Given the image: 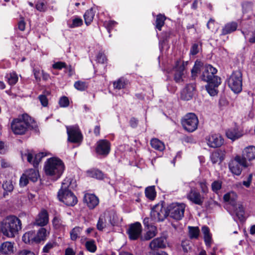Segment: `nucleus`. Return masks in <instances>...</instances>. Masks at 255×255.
I'll list each match as a JSON object with an SVG mask.
<instances>
[{
  "mask_svg": "<svg viewBox=\"0 0 255 255\" xmlns=\"http://www.w3.org/2000/svg\"><path fill=\"white\" fill-rule=\"evenodd\" d=\"M189 237L191 239H197L199 235L200 230L197 227H188Z\"/></svg>",
  "mask_w": 255,
  "mask_h": 255,
  "instance_id": "ea45409f",
  "label": "nucleus"
},
{
  "mask_svg": "<svg viewBox=\"0 0 255 255\" xmlns=\"http://www.w3.org/2000/svg\"><path fill=\"white\" fill-rule=\"evenodd\" d=\"M126 80L123 78L119 79L118 80L114 82L113 83L114 88L118 90L124 88L126 86Z\"/></svg>",
  "mask_w": 255,
  "mask_h": 255,
  "instance_id": "c03bdc74",
  "label": "nucleus"
},
{
  "mask_svg": "<svg viewBox=\"0 0 255 255\" xmlns=\"http://www.w3.org/2000/svg\"><path fill=\"white\" fill-rule=\"evenodd\" d=\"M20 255H35V254L29 251L24 250L20 252Z\"/></svg>",
  "mask_w": 255,
  "mask_h": 255,
  "instance_id": "774afa93",
  "label": "nucleus"
},
{
  "mask_svg": "<svg viewBox=\"0 0 255 255\" xmlns=\"http://www.w3.org/2000/svg\"><path fill=\"white\" fill-rule=\"evenodd\" d=\"M208 84L206 86V90L208 93L211 96H214L217 94V88L219 85H216L215 83L212 81L211 82H207Z\"/></svg>",
  "mask_w": 255,
  "mask_h": 255,
  "instance_id": "473e14b6",
  "label": "nucleus"
},
{
  "mask_svg": "<svg viewBox=\"0 0 255 255\" xmlns=\"http://www.w3.org/2000/svg\"><path fill=\"white\" fill-rule=\"evenodd\" d=\"M201 66L200 62H196L194 67H193L191 70V74L192 77H195L197 75V74L200 70V67Z\"/></svg>",
  "mask_w": 255,
  "mask_h": 255,
  "instance_id": "603ef678",
  "label": "nucleus"
},
{
  "mask_svg": "<svg viewBox=\"0 0 255 255\" xmlns=\"http://www.w3.org/2000/svg\"><path fill=\"white\" fill-rule=\"evenodd\" d=\"M59 104L61 107H66L69 105V101L66 97H62L59 102Z\"/></svg>",
  "mask_w": 255,
  "mask_h": 255,
  "instance_id": "6e6d98bb",
  "label": "nucleus"
},
{
  "mask_svg": "<svg viewBox=\"0 0 255 255\" xmlns=\"http://www.w3.org/2000/svg\"><path fill=\"white\" fill-rule=\"evenodd\" d=\"M33 74L35 78L37 81H39L41 79V73L39 69L34 68L33 69Z\"/></svg>",
  "mask_w": 255,
  "mask_h": 255,
  "instance_id": "052dcab7",
  "label": "nucleus"
},
{
  "mask_svg": "<svg viewBox=\"0 0 255 255\" xmlns=\"http://www.w3.org/2000/svg\"><path fill=\"white\" fill-rule=\"evenodd\" d=\"M217 71V69L211 65H205L203 68L201 79L207 82L213 81L216 85H220V79L215 75Z\"/></svg>",
  "mask_w": 255,
  "mask_h": 255,
  "instance_id": "6e6552de",
  "label": "nucleus"
},
{
  "mask_svg": "<svg viewBox=\"0 0 255 255\" xmlns=\"http://www.w3.org/2000/svg\"><path fill=\"white\" fill-rule=\"evenodd\" d=\"M228 86L235 93H239L242 90V73L239 71L232 73L228 79Z\"/></svg>",
  "mask_w": 255,
  "mask_h": 255,
  "instance_id": "423d86ee",
  "label": "nucleus"
},
{
  "mask_svg": "<svg viewBox=\"0 0 255 255\" xmlns=\"http://www.w3.org/2000/svg\"><path fill=\"white\" fill-rule=\"evenodd\" d=\"M38 99L43 107H47L48 104V100L45 95H40Z\"/></svg>",
  "mask_w": 255,
  "mask_h": 255,
  "instance_id": "5fc2aeb1",
  "label": "nucleus"
},
{
  "mask_svg": "<svg viewBox=\"0 0 255 255\" xmlns=\"http://www.w3.org/2000/svg\"><path fill=\"white\" fill-rule=\"evenodd\" d=\"M151 218L155 222L163 221L168 216L167 211L162 204H157L152 209L150 213Z\"/></svg>",
  "mask_w": 255,
  "mask_h": 255,
  "instance_id": "9b49d317",
  "label": "nucleus"
},
{
  "mask_svg": "<svg viewBox=\"0 0 255 255\" xmlns=\"http://www.w3.org/2000/svg\"><path fill=\"white\" fill-rule=\"evenodd\" d=\"M222 187V183L220 181H215L211 185L212 190L213 192L217 193Z\"/></svg>",
  "mask_w": 255,
  "mask_h": 255,
  "instance_id": "3c124183",
  "label": "nucleus"
},
{
  "mask_svg": "<svg viewBox=\"0 0 255 255\" xmlns=\"http://www.w3.org/2000/svg\"><path fill=\"white\" fill-rule=\"evenodd\" d=\"M84 200L86 203L88 207L93 209L95 208L99 203L98 198L94 194H86L84 196Z\"/></svg>",
  "mask_w": 255,
  "mask_h": 255,
  "instance_id": "5701e85b",
  "label": "nucleus"
},
{
  "mask_svg": "<svg viewBox=\"0 0 255 255\" xmlns=\"http://www.w3.org/2000/svg\"><path fill=\"white\" fill-rule=\"evenodd\" d=\"M26 173L24 172L21 176L19 180V185L21 187L25 186L28 183L29 180L26 176Z\"/></svg>",
  "mask_w": 255,
  "mask_h": 255,
  "instance_id": "864d4df0",
  "label": "nucleus"
},
{
  "mask_svg": "<svg viewBox=\"0 0 255 255\" xmlns=\"http://www.w3.org/2000/svg\"><path fill=\"white\" fill-rule=\"evenodd\" d=\"M74 87L79 91H84L87 88V85L85 82L77 81L74 84Z\"/></svg>",
  "mask_w": 255,
  "mask_h": 255,
  "instance_id": "09e8293b",
  "label": "nucleus"
},
{
  "mask_svg": "<svg viewBox=\"0 0 255 255\" xmlns=\"http://www.w3.org/2000/svg\"><path fill=\"white\" fill-rule=\"evenodd\" d=\"M44 169L46 175L50 176L53 180H56L63 174L65 166L60 159L51 157L45 162Z\"/></svg>",
  "mask_w": 255,
  "mask_h": 255,
  "instance_id": "f03ea898",
  "label": "nucleus"
},
{
  "mask_svg": "<svg viewBox=\"0 0 255 255\" xmlns=\"http://www.w3.org/2000/svg\"><path fill=\"white\" fill-rule=\"evenodd\" d=\"M56 242L53 241L49 242L43 247L42 251L43 253H48L50 252V251L53 248L56 247Z\"/></svg>",
  "mask_w": 255,
  "mask_h": 255,
  "instance_id": "de8ad7c7",
  "label": "nucleus"
},
{
  "mask_svg": "<svg viewBox=\"0 0 255 255\" xmlns=\"http://www.w3.org/2000/svg\"><path fill=\"white\" fill-rule=\"evenodd\" d=\"M82 230V229L79 227H76L73 228L70 232L71 239L75 241L79 237V235Z\"/></svg>",
  "mask_w": 255,
  "mask_h": 255,
  "instance_id": "37998d69",
  "label": "nucleus"
},
{
  "mask_svg": "<svg viewBox=\"0 0 255 255\" xmlns=\"http://www.w3.org/2000/svg\"><path fill=\"white\" fill-rule=\"evenodd\" d=\"M2 188L5 192H11L13 189L12 182L10 180L6 181L2 184Z\"/></svg>",
  "mask_w": 255,
  "mask_h": 255,
  "instance_id": "8fccbe9b",
  "label": "nucleus"
},
{
  "mask_svg": "<svg viewBox=\"0 0 255 255\" xmlns=\"http://www.w3.org/2000/svg\"><path fill=\"white\" fill-rule=\"evenodd\" d=\"M71 183V180L70 178H66L62 183L61 189L59 191H62L65 192L66 191H70L69 187H70Z\"/></svg>",
  "mask_w": 255,
  "mask_h": 255,
  "instance_id": "a18cd8bd",
  "label": "nucleus"
},
{
  "mask_svg": "<svg viewBox=\"0 0 255 255\" xmlns=\"http://www.w3.org/2000/svg\"><path fill=\"white\" fill-rule=\"evenodd\" d=\"M165 17L164 15L159 14L157 15L156 19V28L159 30H161V27L164 24V21L165 20Z\"/></svg>",
  "mask_w": 255,
  "mask_h": 255,
  "instance_id": "79ce46f5",
  "label": "nucleus"
},
{
  "mask_svg": "<svg viewBox=\"0 0 255 255\" xmlns=\"http://www.w3.org/2000/svg\"><path fill=\"white\" fill-rule=\"evenodd\" d=\"M95 13L92 8H91L86 11L84 15L85 23L88 25L93 21Z\"/></svg>",
  "mask_w": 255,
  "mask_h": 255,
  "instance_id": "c9c22d12",
  "label": "nucleus"
},
{
  "mask_svg": "<svg viewBox=\"0 0 255 255\" xmlns=\"http://www.w3.org/2000/svg\"><path fill=\"white\" fill-rule=\"evenodd\" d=\"M52 67L55 69L61 70L63 68H66V64L65 62H57L53 64Z\"/></svg>",
  "mask_w": 255,
  "mask_h": 255,
  "instance_id": "4d7b16f0",
  "label": "nucleus"
},
{
  "mask_svg": "<svg viewBox=\"0 0 255 255\" xmlns=\"http://www.w3.org/2000/svg\"><path fill=\"white\" fill-rule=\"evenodd\" d=\"M150 145L152 148L159 151H162L165 148L164 143L157 138H153L150 141Z\"/></svg>",
  "mask_w": 255,
  "mask_h": 255,
  "instance_id": "2f4dec72",
  "label": "nucleus"
},
{
  "mask_svg": "<svg viewBox=\"0 0 255 255\" xmlns=\"http://www.w3.org/2000/svg\"><path fill=\"white\" fill-rule=\"evenodd\" d=\"M49 221V217L47 211L45 210H42L38 214L35 219L34 225L38 226L43 227L46 225Z\"/></svg>",
  "mask_w": 255,
  "mask_h": 255,
  "instance_id": "6ab92c4d",
  "label": "nucleus"
},
{
  "mask_svg": "<svg viewBox=\"0 0 255 255\" xmlns=\"http://www.w3.org/2000/svg\"><path fill=\"white\" fill-rule=\"evenodd\" d=\"M68 140L73 143H78L81 141L82 136L79 128L77 127H67Z\"/></svg>",
  "mask_w": 255,
  "mask_h": 255,
  "instance_id": "4468645a",
  "label": "nucleus"
},
{
  "mask_svg": "<svg viewBox=\"0 0 255 255\" xmlns=\"http://www.w3.org/2000/svg\"><path fill=\"white\" fill-rule=\"evenodd\" d=\"M147 255H168V254L163 251L157 253H155L154 252H149L147 253Z\"/></svg>",
  "mask_w": 255,
  "mask_h": 255,
  "instance_id": "338daca9",
  "label": "nucleus"
},
{
  "mask_svg": "<svg viewBox=\"0 0 255 255\" xmlns=\"http://www.w3.org/2000/svg\"><path fill=\"white\" fill-rule=\"evenodd\" d=\"M211 160L213 164L218 162H222L223 159V153L221 150L215 151L212 153L210 156Z\"/></svg>",
  "mask_w": 255,
  "mask_h": 255,
  "instance_id": "c85d7f7f",
  "label": "nucleus"
},
{
  "mask_svg": "<svg viewBox=\"0 0 255 255\" xmlns=\"http://www.w3.org/2000/svg\"><path fill=\"white\" fill-rule=\"evenodd\" d=\"M5 78L10 85L15 84L18 81V76L15 73L7 74L5 76Z\"/></svg>",
  "mask_w": 255,
  "mask_h": 255,
  "instance_id": "e433bc0d",
  "label": "nucleus"
},
{
  "mask_svg": "<svg viewBox=\"0 0 255 255\" xmlns=\"http://www.w3.org/2000/svg\"><path fill=\"white\" fill-rule=\"evenodd\" d=\"M107 60L106 56L102 53H99L97 56V61L99 63H104Z\"/></svg>",
  "mask_w": 255,
  "mask_h": 255,
  "instance_id": "680f3d73",
  "label": "nucleus"
},
{
  "mask_svg": "<svg viewBox=\"0 0 255 255\" xmlns=\"http://www.w3.org/2000/svg\"><path fill=\"white\" fill-rule=\"evenodd\" d=\"M187 198L192 202L198 205H201L204 202V197L194 188H191L187 194Z\"/></svg>",
  "mask_w": 255,
  "mask_h": 255,
  "instance_id": "a211bd4d",
  "label": "nucleus"
},
{
  "mask_svg": "<svg viewBox=\"0 0 255 255\" xmlns=\"http://www.w3.org/2000/svg\"><path fill=\"white\" fill-rule=\"evenodd\" d=\"M241 157L248 162L255 159V146L250 145L245 147L242 151Z\"/></svg>",
  "mask_w": 255,
  "mask_h": 255,
  "instance_id": "4be33fe9",
  "label": "nucleus"
},
{
  "mask_svg": "<svg viewBox=\"0 0 255 255\" xmlns=\"http://www.w3.org/2000/svg\"><path fill=\"white\" fill-rule=\"evenodd\" d=\"M252 179V175L250 174L248 177V179L247 181H244L243 182V184L245 185L247 187H249L250 186L251 181Z\"/></svg>",
  "mask_w": 255,
  "mask_h": 255,
  "instance_id": "69168bd1",
  "label": "nucleus"
},
{
  "mask_svg": "<svg viewBox=\"0 0 255 255\" xmlns=\"http://www.w3.org/2000/svg\"><path fill=\"white\" fill-rule=\"evenodd\" d=\"M30 117L23 114L13 119L11 123V128L15 134H24L30 127Z\"/></svg>",
  "mask_w": 255,
  "mask_h": 255,
  "instance_id": "7ed1b4c3",
  "label": "nucleus"
},
{
  "mask_svg": "<svg viewBox=\"0 0 255 255\" xmlns=\"http://www.w3.org/2000/svg\"><path fill=\"white\" fill-rule=\"evenodd\" d=\"M148 231L143 237H141V240H149L151 238L155 237L157 234V229L154 226H150V227L148 228Z\"/></svg>",
  "mask_w": 255,
  "mask_h": 255,
  "instance_id": "cd10ccee",
  "label": "nucleus"
},
{
  "mask_svg": "<svg viewBox=\"0 0 255 255\" xmlns=\"http://www.w3.org/2000/svg\"><path fill=\"white\" fill-rule=\"evenodd\" d=\"M87 174L89 176L98 179H102L103 178V173L99 170H92L87 171Z\"/></svg>",
  "mask_w": 255,
  "mask_h": 255,
  "instance_id": "4c0bfd02",
  "label": "nucleus"
},
{
  "mask_svg": "<svg viewBox=\"0 0 255 255\" xmlns=\"http://www.w3.org/2000/svg\"><path fill=\"white\" fill-rule=\"evenodd\" d=\"M25 173L27 175L28 178L32 182H36L39 177L38 170L35 169H29L25 171Z\"/></svg>",
  "mask_w": 255,
  "mask_h": 255,
  "instance_id": "c756f323",
  "label": "nucleus"
},
{
  "mask_svg": "<svg viewBox=\"0 0 255 255\" xmlns=\"http://www.w3.org/2000/svg\"><path fill=\"white\" fill-rule=\"evenodd\" d=\"M146 197L150 200H153L156 195L154 186L147 187L145 190Z\"/></svg>",
  "mask_w": 255,
  "mask_h": 255,
  "instance_id": "72a5a7b5",
  "label": "nucleus"
},
{
  "mask_svg": "<svg viewBox=\"0 0 255 255\" xmlns=\"http://www.w3.org/2000/svg\"><path fill=\"white\" fill-rule=\"evenodd\" d=\"M36 9L40 11H44L46 9V7L44 2H39L36 5Z\"/></svg>",
  "mask_w": 255,
  "mask_h": 255,
  "instance_id": "bf43d9fd",
  "label": "nucleus"
},
{
  "mask_svg": "<svg viewBox=\"0 0 255 255\" xmlns=\"http://www.w3.org/2000/svg\"><path fill=\"white\" fill-rule=\"evenodd\" d=\"M195 90V86L193 84H188L182 90L181 93V99L185 101L191 100L194 95Z\"/></svg>",
  "mask_w": 255,
  "mask_h": 255,
  "instance_id": "aec40b11",
  "label": "nucleus"
},
{
  "mask_svg": "<svg viewBox=\"0 0 255 255\" xmlns=\"http://www.w3.org/2000/svg\"><path fill=\"white\" fill-rule=\"evenodd\" d=\"M185 208L184 204L172 203L167 208L168 216L176 220H180L184 216Z\"/></svg>",
  "mask_w": 255,
  "mask_h": 255,
  "instance_id": "9d476101",
  "label": "nucleus"
},
{
  "mask_svg": "<svg viewBox=\"0 0 255 255\" xmlns=\"http://www.w3.org/2000/svg\"><path fill=\"white\" fill-rule=\"evenodd\" d=\"M110 149V143L107 140L101 139L96 143V152L99 155L107 156L109 153Z\"/></svg>",
  "mask_w": 255,
  "mask_h": 255,
  "instance_id": "2eb2a0df",
  "label": "nucleus"
},
{
  "mask_svg": "<svg viewBox=\"0 0 255 255\" xmlns=\"http://www.w3.org/2000/svg\"><path fill=\"white\" fill-rule=\"evenodd\" d=\"M14 243L11 242H4L0 246V253L3 255H10L14 251Z\"/></svg>",
  "mask_w": 255,
  "mask_h": 255,
  "instance_id": "393cba45",
  "label": "nucleus"
},
{
  "mask_svg": "<svg viewBox=\"0 0 255 255\" xmlns=\"http://www.w3.org/2000/svg\"><path fill=\"white\" fill-rule=\"evenodd\" d=\"M83 24V20L79 17H75L72 20L71 23H68L69 27L70 28H74L79 27Z\"/></svg>",
  "mask_w": 255,
  "mask_h": 255,
  "instance_id": "49530a36",
  "label": "nucleus"
},
{
  "mask_svg": "<svg viewBox=\"0 0 255 255\" xmlns=\"http://www.w3.org/2000/svg\"><path fill=\"white\" fill-rule=\"evenodd\" d=\"M52 224L55 229L61 230L64 228V224L61 219L58 216H55L52 220Z\"/></svg>",
  "mask_w": 255,
  "mask_h": 255,
  "instance_id": "58836bf2",
  "label": "nucleus"
},
{
  "mask_svg": "<svg viewBox=\"0 0 255 255\" xmlns=\"http://www.w3.org/2000/svg\"><path fill=\"white\" fill-rule=\"evenodd\" d=\"M35 233L30 231L25 233L22 236V241L26 244L35 243Z\"/></svg>",
  "mask_w": 255,
  "mask_h": 255,
  "instance_id": "bb28decb",
  "label": "nucleus"
},
{
  "mask_svg": "<svg viewBox=\"0 0 255 255\" xmlns=\"http://www.w3.org/2000/svg\"><path fill=\"white\" fill-rule=\"evenodd\" d=\"M1 233L7 238H13L22 229L20 220L15 216L10 215L0 221Z\"/></svg>",
  "mask_w": 255,
  "mask_h": 255,
  "instance_id": "f257e3e1",
  "label": "nucleus"
},
{
  "mask_svg": "<svg viewBox=\"0 0 255 255\" xmlns=\"http://www.w3.org/2000/svg\"><path fill=\"white\" fill-rule=\"evenodd\" d=\"M250 165V163L247 160L241 157L240 155H237L229 163V168L233 174L239 176L243 168H247Z\"/></svg>",
  "mask_w": 255,
  "mask_h": 255,
  "instance_id": "39448f33",
  "label": "nucleus"
},
{
  "mask_svg": "<svg viewBox=\"0 0 255 255\" xmlns=\"http://www.w3.org/2000/svg\"><path fill=\"white\" fill-rule=\"evenodd\" d=\"M199 52V45L197 43H194L190 49V54L195 55Z\"/></svg>",
  "mask_w": 255,
  "mask_h": 255,
  "instance_id": "13d9d810",
  "label": "nucleus"
},
{
  "mask_svg": "<svg viewBox=\"0 0 255 255\" xmlns=\"http://www.w3.org/2000/svg\"><path fill=\"white\" fill-rule=\"evenodd\" d=\"M107 227L105 214L101 215L98 219L96 227L100 231H102Z\"/></svg>",
  "mask_w": 255,
  "mask_h": 255,
  "instance_id": "f704fd0d",
  "label": "nucleus"
},
{
  "mask_svg": "<svg viewBox=\"0 0 255 255\" xmlns=\"http://www.w3.org/2000/svg\"><path fill=\"white\" fill-rule=\"evenodd\" d=\"M21 155L23 160L26 157L27 161L32 164L34 167H36L41 159L46 156V154L43 152L35 154L32 151L29 150H26L24 153L21 152Z\"/></svg>",
  "mask_w": 255,
  "mask_h": 255,
  "instance_id": "f8f14e48",
  "label": "nucleus"
},
{
  "mask_svg": "<svg viewBox=\"0 0 255 255\" xmlns=\"http://www.w3.org/2000/svg\"><path fill=\"white\" fill-rule=\"evenodd\" d=\"M226 135L228 138L232 140H235L242 136L241 134L236 128L228 129L226 131Z\"/></svg>",
  "mask_w": 255,
  "mask_h": 255,
  "instance_id": "7c9ffc66",
  "label": "nucleus"
},
{
  "mask_svg": "<svg viewBox=\"0 0 255 255\" xmlns=\"http://www.w3.org/2000/svg\"><path fill=\"white\" fill-rule=\"evenodd\" d=\"M166 239L164 237H161L153 239L149 244V247L151 250L163 249L166 246Z\"/></svg>",
  "mask_w": 255,
  "mask_h": 255,
  "instance_id": "412c9836",
  "label": "nucleus"
},
{
  "mask_svg": "<svg viewBox=\"0 0 255 255\" xmlns=\"http://www.w3.org/2000/svg\"><path fill=\"white\" fill-rule=\"evenodd\" d=\"M50 232L45 228H40L35 233V243L39 244L44 242L49 236Z\"/></svg>",
  "mask_w": 255,
  "mask_h": 255,
  "instance_id": "b1692460",
  "label": "nucleus"
},
{
  "mask_svg": "<svg viewBox=\"0 0 255 255\" xmlns=\"http://www.w3.org/2000/svg\"><path fill=\"white\" fill-rule=\"evenodd\" d=\"M201 191L204 193H207L208 191L207 186L206 182H201L199 183Z\"/></svg>",
  "mask_w": 255,
  "mask_h": 255,
  "instance_id": "0e129e2a",
  "label": "nucleus"
},
{
  "mask_svg": "<svg viewBox=\"0 0 255 255\" xmlns=\"http://www.w3.org/2000/svg\"><path fill=\"white\" fill-rule=\"evenodd\" d=\"M224 199L231 205L232 209L238 219L243 221L244 219V209L240 203L237 202L236 194L233 192L227 193L224 196Z\"/></svg>",
  "mask_w": 255,
  "mask_h": 255,
  "instance_id": "20e7f679",
  "label": "nucleus"
},
{
  "mask_svg": "<svg viewBox=\"0 0 255 255\" xmlns=\"http://www.w3.org/2000/svg\"><path fill=\"white\" fill-rule=\"evenodd\" d=\"M188 61H184L181 60H177L173 68L174 72V80L176 83H181L183 81V78L185 77L186 73V67L188 65Z\"/></svg>",
  "mask_w": 255,
  "mask_h": 255,
  "instance_id": "1a4fd4ad",
  "label": "nucleus"
},
{
  "mask_svg": "<svg viewBox=\"0 0 255 255\" xmlns=\"http://www.w3.org/2000/svg\"><path fill=\"white\" fill-rule=\"evenodd\" d=\"M86 249L91 253H95L97 250V246L94 240H90L85 243Z\"/></svg>",
  "mask_w": 255,
  "mask_h": 255,
  "instance_id": "a19ab883",
  "label": "nucleus"
},
{
  "mask_svg": "<svg viewBox=\"0 0 255 255\" xmlns=\"http://www.w3.org/2000/svg\"><path fill=\"white\" fill-rule=\"evenodd\" d=\"M58 197L60 201L67 206H74L77 202L76 197L70 191H66L65 192L59 191Z\"/></svg>",
  "mask_w": 255,
  "mask_h": 255,
  "instance_id": "ddd939ff",
  "label": "nucleus"
},
{
  "mask_svg": "<svg viewBox=\"0 0 255 255\" xmlns=\"http://www.w3.org/2000/svg\"><path fill=\"white\" fill-rule=\"evenodd\" d=\"M208 146L212 148L220 147L224 143V139L219 134H212L206 137Z\"/></svg>",
  "mask_w": 255,
  "mask_h": 255,
  "instance_id": "dca6fc26",
  "label": "nucleus"
},
{
  "mask_svg": "<svg viewBox=\"0 0 255 255\" xmlns=\"http://www.w3.org/2000/svg\"><path fill=\"white\" fill-rule=\"evenodd\" d=\"M198 123L197 117L192 113L186 114L181 120V124L184 129L190 132L197 128Z\"/></svg>",
  "mask_w": 255,
  "mask_h": 255,
  "instance_id": "0eeeda50",
  "label": "nucleus"
},
{
  "mask_svg": "<svg viewBox=\"0 0 255 255\" xmlns=\"http://www.w3.org/2000/svg\"><path fill=\"white\" fill-rule=\"evenodd\" d=\"M142 227L139 222L131 224L128 229L129 238L132 240L137 239L141 235Z\"/></svg>",
  "mask_w": 255,
  "mask_h": 255,
  "instance_id": "f3484780",
  "label": "nucleus"
},
{
  "mask_svg": "<svg viewBox=\"0 0 255 255\" xmlns=\"http://www.w3.org/2000/svg\"><path fill=\"white\" fill-rule=\"evenodd\" d=\"M238 27V24L236 22H231L227 23L222 30V34L226 35L235 31Z\"/></svg>",
  "mask_w": 255,
  "mask_h": 255,
  "instance_id": "a878e982",
  "label": "nucleus"
},
{
  "mask_svg": "<svg viewBox=\"0 0 255 255\" xmlns=\"http://www.w3.org/2000/svg\"><path fill=\"white\" fill-rule=\"evenodd\" d=\"M204 241L206 246L210 247L212 244V237L211 235H206L204 237Z\"/></svg>",
  "mask_w": 255,
  "mask_h": 255,
  "instance_id": "e2e57ef3",
  "label": "nucleus"
}]
</instances>
